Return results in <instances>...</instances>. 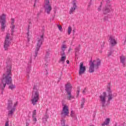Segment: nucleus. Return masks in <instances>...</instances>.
<instances>
[{
  "label": "nucleus",
  "instance_id": "1",
  "mask_svg": "<svg viewBox=\"0 0 126 126\" xmlns=\"http://www.w3.org/2000/svg\"><path fill=\"white\" fill-rule=\"evenodd\" d=\"M11 69H10V65L7 66V70L6 73L3 74L2 78L0 79L1 84H0V89L1 90H4L6 84L9 86V89L13 90L15 88V85L12 84V79L11 78Z\"/></svg>",
  "mask_w": 126,
  "mask_h": 126
},
{
  "label": "nucleus",
  "instance_id": "2",
  "mask_svg": "<svg viewBox=\"0 0 126 126\" xmlns=\"http://www.w3.org/2000/svg\"><path fill=\"white\" fill-rule=\"evenodd\" d=\"M101 65V60L97 59L96 60H91L90 61V67H89V72L90 73L94 72V68H98L99 66Z\"/></svg>",
  "mask_w": 126,
  "mask_h": 126
},
{
  "label": "nucleus",
  "instance_id": "3",
  "mask_svg": "<svg viewBox=\"0 0 126 126\" xmlns=\"http://www.w3.org/2000/svg\"><path fill=\"white\" fill-rule=\"evenodd\" d=\"M37 43L36 44L35 50L34 51V54H35V55H34V58H36V57H37V55H38V52H39V50L41 48V46L43 44V42H44V33H43L42 35H40L38 37V38H37Z\"/></svg>",
  "mask_w": 126,
  "mask_h": 126
},
{
  "label": "nucleus",
  "instance_id": "4",
  "mask_svg": "<svg viewBox=\"0 0 126 126\" xmlns=\"http://www.w3.org/2000/svg\"><path fill=\"white\" fill-rule=\"evenodd\" d=\"M12 40V36L9 33H7L5 36L3 45L5 51H7V50H8V48H9V46L10 45V43H11Z\"/></svg>",
  "mask_w": 126,
  "mask_h": 126
},
{
  "label": "nucleus",
  "instance_id": "5",
  "mask_svg": "<svg viewBox=\"0 0 126 126\" xmlns=\"http://www.w3.org/2000/svg\"><path fill=\"white\" fill-rule=\"evenodd\" d=\"M39 92L38 91L32 92V99H31V101L33 106L37 105V103H38V101H39Z\"/></svg>",
  "mask_w": 126,
  "mask_h": 126
},
{
  "label": "nucleus",
  "instance_id": "6",
  "mask_svg": "<svg viewBox=\"0 0 126 126\" xmlns=\"http://www.w3.org/2000/svg\"><path fill=\"white\" fill-rule=\"evenodd\" d=\"M71 87L72 86L69 83H67L65 87V91L68 95L67 99L69 100H71V99H74V96L71 95Z\"/></svg>",
  "mask_w": 126,
  "mask_h": 126
},
{
  "label": "nucleus",
  "instance_id": "7",
  "mask_svg": "<svg viewBox=\"0 0 126 126\" xmlns=\"http://www.w3.org/2000/svg\"><path fill=\"white\" fill-rule=\"evenodd\" d=\"M44 7L45 12H46L47 14H50L51 11H52V4L50 3V0H44Z\"/></svg>",
  "mask_w": 126,
  "mask_h": 126
},
{
  "label": "nucleus",
  "instance_id": "8",
  "mask_svg": "<svg viewBox=\"0 0 126 126\" xmlns=\"http://www.w3.org/2000/svg\"><path fill=\"white\" fill-rule=\"evenodd\" d=\"M5 14H2L0 16V23H1V30L4 31L5 29Z\"/></svg>",
  "mask_w": 126,
  "mask_h": 126
},
{
  "label": "nucleus",
  "instance_id": "9",
  "mask_svg": "<svg viewBox=\"0 0 126 126\" xmlns=\"http://www.w3.org/2000/svg\"><path fill=\"white\" fill-rule=\"evenodd\" d=\"M68 114H69L68 106L64 105L62 111L61 112V117L64 118L65 117H66V116H68Z\"/></svg>",
  "mask_w": 126,
  "mask_h": 126
},
{
  "label": "nucleus",
  "instance_id": "10",
  "mask_svg": "<svg viewBox=\"0 0 126 126\" xmlns=\"http://www.w3.org/2000/svg\"><path fill=\"white\" fill-rule=\"evenodd\" d=\"M106 97H107V93L105 92L99 96V101L101 102L102 107H105V104H106Z\"/></svg>",
  "mask_w": 126,
  "mask_h": 126
},
{
  "label": "nucleus",
  "instance_id": "11",
  "mask_svg": "<svg viewBox=\"0 0 126 126\" xmlns=\"http://www.w3.org/2000/svg\"><path fill=\"white\" fill-rule=\"evenodd\" d=\"M31 63H32V58L31 57L26 68L27 76L28 77H29V74H30V71H31Z\"/></svg>",
  "mask_w": 126,
  "mask_h": 126
},
{
  "label": "nucleus",
  "instance_id": "12",
  "mask_svg": "<svg viewBox=\"0 0 126 126\" xmlns=\"http://www.w3.org/2000/svg\"><path fill=\"white\" fill-rule=\"evenodd\" d=\"M79 68V75H81V74H83L86 70V67H85V66H83V63L81 62L80 63Z\"/></svg>",
  "mask_w": 126,
  "mask_h": 126
},
{
  "label": "nucleus",
  "instance_id": "13",
  "mask_svg": "<svg viewBox=\"0 0 126 126\" xmlns=\"http://www.w3.org/2000/svg\"><path fill=\"white\" fill-rule=\"evenodd\" d=\"M109 43H110V45L112 46V47H114V46H116V45H117V44H118V43L117 42V40H116V38H115V37H114L112 35H111L109 37Z\"/></svg>",
  "mask_w": 126,
  "mask_h": 126
},
{
  "label": "nucleus",
  "instance_id": "14",
  "mask_svg": "<svg viewBox=\"0 0 126 126\" xmlns=\"http://www.w3.org/2000/svg\"><path fill=\"white\" fill-rule=\"evenodd\" d=\"M111 8H112L111 5H106L102 10L103 14L106 15L108 14V13H109L111 11Z\"/></svg>",
  "mask_w": 126,
  "mask_h": 126
},
{
  "label": "nucleus",
  "instance_id": "15",
  "mask_svg": "<svg viewBox=\"0 0 126 126\" xmlns=\"http://www.w3.org/2000/svg\"><path fill=\"white\" fill-rule=\"evenodd\" d=\"M76 0H74L73 1V6L71 7V9L69 10V14H72L73 12H74V10H75L76 7H77L76 3L75 2Z\"/></svg>",
  "mask_w": 126,
  "mask_h": 126
},
{
  "label": "nucleus",
  "instance_id": "16",
  "mask_svg": "<svg viewBox=\"0 0 126 126\" xmlns=\"http://www.w3.org/2000/svg\"><path fill=\"white\" fill-rule=\"evenodd\" d=\"M107 91L108 92V101H111L113 98V94H112V92H111V89L110 87L107 88Z\"/></svg>",
  "mask_w": 126,
  "mask_h": 126
},
{
  "label": "nucleus",
  "instance_id": "17",
  "mask_svg": "<svg viewBox=\"0 0 126 126\" xmlns=\"http://www.w3.org/2000/svg\"><path fill=\"white\" fill-rule=\"evenodd\" d=\"M30 29V24L28 26V32L27 33V38L28 39V42H30V34L29 33V30Z\"/></svg>",
  "mask_w": 126,
  "mask_h": 126
},
{
  "label": "nucleus",
  "instance_id": "18",
  "mask_svg": "<svg viewBox=\"0 0 126 126\" xmlns=\"http://www.w3.org/2000/svg\"><path fill=\"white\" fill-rule=\"evenodd\" d=\"M125 62H126V57L124 56V55H122L120 57V63H122L124 67H125Z\"/></svg>",
  "mask_w": 126,
  "mask_h": 126
},
{
  "label": "nucleus",
  "instance_id": "19",
  "mask_svg": "<svg viewBox=\"0 0 126 126\" xmlns=\"http://www.w3.org/2000/svg\"><path fill=\"white\" fill-rule=\"evenodd\" d=\"M12 106H13L12 100H8L7 107V110H10V109L12 108Z\"/></svg>",
  "mask_w": 126,
  "mask_h": 126
},
{
  "label": "nucleus",
  "instance_id": "20",
  "mask_svg": "<svg viewBox=\"0 0 126 126\" xmlns=\"http://www.w3.org/2000/svg\"><path fill=\"white\" fill-rule=\"evenodd\" d=\"M15 112V108H12L10 111H9L8 116V117H12L13 113Z\"/></svg>",
  "mask_w": 126,
  "mask_h": 126
},
{
  "label": "nucleus",
  "instance_id": "21",
  "mask_svg": "<svg viewBox=\"0 0 126 126\" xmlns=\"http://www.w3.org/2000/svg\"><path fill=\"white\" fill-rule=\"evenodd\" d=\"M110 121H111V119H110V118H107L106 120H105V122L101 124V126H109V124H110Z\"/></svg>",
  "mask_w": 126,
  "mask_h": 126
},
{
  "label": "nucleus",
  "instance_id": "22",
  "mask_svg": "<svg viewBox=\"0 0 126 126\" xmlns=\"http://www.w3.org/2000/svg\"><path fill=\"white\" fill-rule=\"evenodd\" d=\"M79 50H80V44L79 45V47H77L75 48V57H77L78 55V52H79Z\"/></svg>",
  "mask_w": 126,
  "mask_h": 126
},
{
  "label": "nucleus",
  "instance_id": "23",
  "mask_svg": "<svg viewBox=\"0 0 126 126\" xmlns=\"http://www.w3.org/2000/svg\"><path fill=\"white\" fill-rule=\"evenodd\" d=\"M48 58H50V50H48L46 51V54L45 55V61H48Z\"/></svg>",
  "mask_w": 126,
  "mask_h": 126
},
{
  "label": "nucleus",
  "instance_id": "24",
  "mask_svg": "<svg viewBox=\"0 0 126 126\" xmlns=\"http://www.w3.org/2000/svg\"><path fill=\"white\" fill-rule=\"evenodd\" d=\"M61 125L62 126H68V125H65V120L64 118H62V120L61 121Z\"/></svg>",
  "mask_w": 126,
  "mask_h": 126
},
{
  "label": "nucleus",
  "instance_id": "25",
  "mask_svg": "<svg viewBox=\"0 0 126 126\" xmlns=\"http://www.w3.org/2000/svg\"><path fill=\"white\" fill-rule=\"evenodd\" d=\"M85 103V98H83L81 100V108L82 109H83L84 106V103Z\"/></svg>",
  "mask_w": 126,
  "mask_h": 126
},
{
  "label": "nucleus",
  "instance_id": "26",
  "mask_svg": "<svg viewBox=\"0 0 126 126\" xmlns=\"http://www.w3.org/2000/svg\"><path fill=\"white\" fill-rule=\"evenodd\" d=\"M11 35H12L13 33L14 32V29L15 28V25L14 24L11 25Z\"/></svg>",
  "mask_w": 126,
  "mask_h": 126
},
{
  "label": "nucleus",
  "instance_id": "27",
  "mask_svg": "<svg viewBox=\"0 0 126 126\" xmlns=\"http://www.w3.org/2000/svg\"><path fill=\"white\" fill-rule=\"evenodd\" d=\"M66 45L65 44H63L62 46L61 47L62 51H65V49H66Z\"/></svg>",
  "mask_w": 126,
  "mask_h": 126
},
{
  "label": "nucleus",
  "instance_id": "28",
  "mask_svg": "<svg viewBox=\"0 0 126 126\" xmlns=\"http://www.w3.org/2000/svg\"><path fill=\"white\" fill-rule=\"evenodd\" d=\"M71 31H72V29H71V27L69 26L68 28V35H70V33H71Z\"/></svg>",
  "mask_w": 126,
  "mask_h": 126
},
{
  "label": "nucleus",
  "instance_id": "29",
  "mask_svg": "<svg viewBox=\"0 0 126 126\" xmlns=\"http://www.w3.org/2000/svg\"><path fill=\"white\" fill-rule=\"evenodd\" d=\"M65 59H66V57L65 56H62L61 59V62H64V61H65Z\"/></svg>",
  "mask_w": 126,
  "mask_h": 126
},
{
  "label": "nucleus",
  "instance_id": "30",
  "mask_svg": "<svg viewBox=\"0 0 126 126\" xmlns=\"http://www.w3.org/2000/svg\"><path fill=\"white\" fill-rule=\"evenodd\" d=\"M32 120L34 122V124H36V122H37V118H36V116H32Z\"/></svg>",
  "mask_w": 126,
  "mask_h": 126
},
{
  "label": "nucleus",
  "instance_id": "31",
  "mask_svg": "<svg viewBox=\"0 0 126 126\" xmlns=\"http://www.w3.org/2000/svg\"><path fill=\"white\" fill-rule=\"evenodd\" d=\"M102 8V2L100 3V5L98 7L97 10L98 11H101Z\"/></svg>",
  "mask_w": 126,
  "mask_h": 126
},
{
  "label": "nucleus",
  "instance_id": "32",
  "mask_svg": "<svg viewBox=\"0 0 126 126\" xmlns=\"http://www.w3.org/2000/svg\"><path fill=\"white\" fill-rule=\"evenodd\" d=\"M61 56L63 57H65V53L64 52V51H62L61 52Z\"/></svg>",
  "mask_w": 126,
  "mask_h": 126
},
{
  "label": "nucleus",
  "instance_id": "33",
  "mask_svg": "<svg viewBox=\"0 0 126 126\" xmlns=\"http://www.w3.org/2000/svg\"><path fill=\"white\" fill-rule=\"evenodd\" d=\"M80 92V88H79L78 90L77 91V97L79 96V93Z\"/></svg>",
  "mask_w": 126,
  "mask_h": 126
},
{
  "label": "nucleus",
  "instance_id": "34",
  "mask_svg": "<svg viewBox=\"0 0 126 126\" xmlns=\"http://www.w3.org/2000/svg\"><path fill=\"white\" fill-rule=\"evenodd\" d=\"M36 110H34L32 112V116H33V117H36Z\"/></svg>",
  "mask_w": 126,
  "mask_h": 126
},
{
  "label": "nucleus",
  "instance_id": "35",
  "mask_svg": "<svg viewBox=\"0 0 126 126\" xmlns=\"http://www.w3.org/2000/svg\"><path fill=\"white\" fill-rule=\"evenodd\" d=\"M92 4V0H90V1L88 5L89 7H90V6H91Z\"/></svg>",
  "mask_w": 126,
  "mask_h": 126
},
{
  "label": "nucleus",
  "instance_id": "36",
  "mask_svg": "<svg viewBox=\"0 0 126 126\" xmlns=\"http://www.w3.org/2000/svg\"><path fill=\"white\" fill-rule=\"evenodd\" d=\"M15 21V20H14V19H11V25L14 24Z\"/></svg>",
  "mask_w": 126,
  "mask_h": 126
},
{
  "label": "nucleus",
  "instance_id": "37",
  "mask_svg": "<svg viewBox=\"0 0 126 126\" xmlns=\"http://www.w3.org/2000/svg\"><path fill=\"white\" fill-rule=\"evenodd\" d=\"M58 29L60 31H62V29H63V27L61 26H58Z\"/></svg>",
  "mask_w": 126,
  "mask_h": 126
},
{
  "label": "nucleus",
  "instance_id": "38",
  "mask_svg": "<svg viewBox=\"0 0 126 126\" xmlns=\"http://www.w3.org/2000/svg\"><path fill=\"white\" fill-rule=\"evenodd\" d=\"M70 117H74V115H73V111L72 110L71 111Z\"/></svg>",
  "mask_w": 126,
  "mask_h": 126
},
{
  "label": "nucleus",
  "instance_id": "39",
  "mask_svg": "<svg viewBox=\"0 0 126 126\" xmlns=\"http://www.w3.org/2000/svg\"><path fill=\"white\" fill-rule=\"evenodd\" d=\"M103 20L104 21H107V20H108V17L105 16L103 18Z\"/></svg>",
  "mask_w": 126,
  "mask_h": 126
},
{
  "label": "nucleus",
  "instance_id": "40",
  "mask_svg": "<svg viewBox=\"0 0 126 126\" xmlns=\"http://www.w3.org/2000/svg\"><path fill=\"white\" fill-rule=\"evenodd\" d=\"M86 88H85L83 91V94H84V95L85 94V93H86Z\"/></svg>",
  "mask_w": 126,
  "mask_h": 126
},
{
  "label": "nucleus",
  "instance_id": "41",
  "mask_svg": "<svg viewBox=\"0 0 126 126\" xmlns=\"http://www.w3.org/2000/svg\"><path fill=\"white\" fill-rule=\"evenodd\" d=\"M40 15H41V11L38 12L37 14V17H39V16H40Z\"/></svg>",
  "mask_w": 126,
  "mask_h": 126
},
{
  "label": "nucleus",
  "instance_id": "42",
  "mask_svg": "<svg viewBox=\"0 0 126 126\" xmlns=\"http://www.w3.org/2000/svg\"><path fill=\"white\" fill-rule=\"evenodd\" d=\"M18 104V102H16V103L15 104H14V106L13 108H15V107H16V106H17Z\"/></svg>",
  "mask_w": 126,
  "mask_h": 126
},
{
  "label": "nucleus",
  "instance_id": "43",
  "mask_svg": "<svg viewBox=\"0 0 126 126\" xmlns=\"http://www.w3.org/2000/svg\"><path fill=\"white\" fill-rule=\"evenodd\" d=\"M36 1H37V0H35V2H34V4H33V7H35L36 6V4L37 3V2Z\"/></svg>",
  "mask_w": 126,
  "mask_h": 126
},
{
  "label": "nucleus",
  "instance_id": "44",
  "mask_svg": "<svg viewBox=\"0 0 126 126\" xmlns=\"http://www.w3.org/2000/svg\"><path fill=\"white\" fill-rule=\"evenodd\" d=\"M5 126H9V124H8V122H6L5 123Z\"/></svg>",
  "mask_w": 126,
  "mask_h": 126
},
{
  "label": "nucleus",
  "instance_id": "45",
  "mask_svg": "<svg viewBox=\"0 0 126 126\" xmlns=\"http://www.w3.org/2000/svg\"><path fill=\"white\" fill-rule=\"evenodd\" d=\"M111 55H112V53L110 52L109 54H108V57H110V56H111Z\"/></svg>",
  "mask_w": 126,
  "mask_h": 126
},
{
  "label": "nucleus",
  "instance_id": "46",
  "mask_svg": "<svg viewBox=\"0 0 126 126\" xmlns=\"http://www.w3.org/2000/svg\"><path fill=\"white\" fill-rule=\"evenodd\" d=\"M107 3H110V0H106Z\"/></svg>",
  "mask_w": 126,
  "mask_h": 126
},
{
  "label": "nucleus",
  "instance_id": "47",
  "mask_svg": "<svg viewBox=\"0 0 126 126\" xmlns=\"http://www.w3.org/2000/svg\"><path fill=\"white\" fill-rule=\"evenodd\" d=\"M66 63H67L68 64V63H69V61H68V60H67L66 61Z\"/></svg>",
  "mask_w": 126,
  "mask_h": 126
},
{
  "label": "nucleus",
  "instance_id": "48",
  "mask_svg": "<svg viewBox=\"0 0 126 126\" xmlns=\"http://www.w3.org/2000/svg\"><path fill=\"white\" fill-rule=\"evenodd\" d=\"M26 126H29V124L28 123H27Z\"/></svg>",
  "mask_w": 126,
  "mask_h": 126
},
{
  "label": "nucleus",
  "instance_id": "49",
  "mask_svg": "<svg viewBox=\"0 0 126 126\" xmlns=\"http://www.w3.org/2000/svg\"><path fill=\"white\" fill-rule=\"evenodd\" d=\"M36 89V86H34L33 87V90H35Z\"/></svg>",
  "mask_w": 126,
  "mask_h": 126
},
{
  "label": "nucleus",
  "instance_id": "50",
  "mask_svg": "<svg viewBox=\"0 0 126 126\" xmlns=\"http://www.w3.org/2000/svg\"><path fill=\"white\" fill-rule=\"evenodd\" d=\"M45 65H46V66H48V63H46V64H45Z\"/></svg>",
  "mask_w": 126,
  "mask_h": 126
},
{
  "label": "nucleus",
  "instance_id": "51",
  "mask_svg": "<svg viewBox=\"0 0 126 126\" xmlns=\"http://www.w3.org/2000/svg\"><path fill=\"white\" fill-rule=\"evenodd\" d=\"M1 94H3V90H2V91H1Z\"/></svg>",
  "mask_w": 126,
  "mask_h": 126
},
{
  "label": "nucleus",
  "instance_id": "52",
  "mask_svg": "<svg viewBox=\"0 0 126 126\" xmlns=\"http://www.w3.org/2000/svg\"><path fill=\"white\" fill-rule=\"evenodd\" d=\"M71 49L69 48L68 51L69 52V51H70Z\"/></svg>",
  "mask_w": 126,
  "mask_h": 126
},
{
  "label": "nucleus",
  "instance_id": "53",
  "mask_svg": "<svg viewBox=\"0 0 126 126\" xmlns=\"http://www.w3.org/2000/svg\"><path fill=\"white\" fill-rule=\"evenodd\" d=\"M90 126H95L94 125H90Z\"/></svg>",
  "mask_w": 126,
  "mask_h": 126
},
{
  "label": "nucleus",
  "instance_id": "54",
  "mask_svg": "<svg viewBox=\"0 0 126 126\" xmlns=\"http://www.w3.org/2000/svg\"><path fill=\"white\" fill-rule=\"evenodd\" d=\"M73 32H74V30H73Z\"/></svg>",
  "mask_w": 126,
  "mask_h": 126
},
{
  "label": "nucleus",
  "instance_id": "55",
  "mask_svg": "<svg viewBox=\"0 0 126 126\" xmlns=\"http://www.w3.org/2000/svg\"><path fill=\"white\" fill-rule=\"evenodd\" d=\"M125 42H126V40H125Z\"/></svg>",
  "mask_w": 126,
  "mask_h": 126
}]
</instances>
